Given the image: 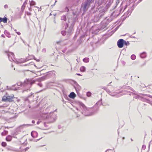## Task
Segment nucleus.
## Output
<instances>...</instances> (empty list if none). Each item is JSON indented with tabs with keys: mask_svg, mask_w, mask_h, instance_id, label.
<instances>
[{
	"mask_svg": "<svg viewBox=\"0 0 152 152\" xmlns=\"http://www.w3.org/2000/svg\"><path fill=\"white\" fill-rule=\"evenodd\" d=\"M78 105L81 109L79 111L81 113L85 116H89L92 115L95 112L92 111L91 108H87L85 105L81 102H79Z\"/></svg>",
	"mask_w": 152,
	"mask_h": 152,
	"instance_id": "nucleus-1",
	"label": "nucleus"
},
{
	"mask_svg": "<svg viewBox=\"0 0 152 152\" xmlns=\"http://www.w3.org/2000/svg\"><path fill=\"white\" fill-rule=\"evenodd\" d=\"M5 52L7 53L10 61H13L17 64H21L23 62H25L28 61L30 59L28 58H27L25 59L21 58V59L15 60L14 58V55L13 53L7 51H6Z\"/></svg>",
	"mask_w": 152,
	"mask_h": 152,
	"instance_id": "nucleus-2",
	"label": "nucleus"
},
{
	"mask_svg": "<svg viewBox=\"0 0 152 152\" xmlns=\"http://www.w3.org/2000/svg\"><path fill=\"white\" fill-rule=\"evenodd\" d=\"M41 115L43 119L49 120L51 122L54 121L57 117L56 114L54 113V112H50L49 114L43 113L41 114Z\"/></svg>",
	"mask_w": 152,
	"mask_h": 152,
	"instance_id": "nucleus-3",
	"label": "nucleus"
},
{
	"mask_svg": "<svg viewBox=\"0 0 152 152\" xmlns=\"http://www.w3.org/2000/svg\"><path fill=\"white\" fill-rule=\"evenodd\" d=\"M105 10L106 9H101L100 8L99 9V13L98 15H96L94 17V22H96L99 20L104 15L105 12Z\"/></svg>",
	"mask_w": 152,
	"mask_h": 152,
	"instance_id": "nucleus-4",
	"label": "nucleus"
},
{
	"mask_svg": "<svg viewBox=\"0 0 152 152\" xmlns=\"http://www.w3.org/2000/svg\"><path fill=\"white\" fill-rule=\"evenodd\" d=\"M35 81L34 80L32 79H28L25 80L23 83L18 82L16 83V84H17L18 86H21L23 87H24L26 85L28 84H29L31 86L34 84L35 83Z\"/></svg>",
	"mask_w": 152,
	"mask_h": 152,
	"instance_id": "nucleus-5",
	"label": "nucleus"
},
{
	"mask_svg": "<svg viewBox=\"0 0 152 152\" xmlns=\"http://www.w3.org/2000/svg\"><path fill=\"white\" fill-rule=\"evenodd\" d=\"M14 96V95H12L11 96H10L7 94H6L3 97L2 100L3 101L6 102H11L13 101L12 99L13 98Z\"/></svg>",
	"mask_w": 152,
	"mask_h": 152,
	"instance_id": "nucleus-6",
	"label": "nucleus"
},
{
	"mask_svg": "<svg viewBox=\"0 0 152 152\" xmlns=\"http://www.w3.org/2000/svg\"><path fill=\"white\" fill-rule=\"evenodd\" d=\"M122 9V7H120L118 8V10H115L111 13L110 16L113 17V19L117 17L120 14Z\"/></svg>",
	"mask_w": 152,
	"mask_h": 152,
	"instance_id": "nucleus-7",
	"label": "nucleus"
},
{
	"mask_svg": "<svg viewBox=\"0 0 152 152\" xmlns=\"http://www.w3.org/2000/svg\"><path fill=\"white\" fill-rule=\"evenodd\" d=\"M94 0H87L82 5V7H83L84 10H85L87 9L90 4L92 1H93Z\"/></svg>",
	"mask_w": 152,
	"mask_h": 152,
	"instance_id": "nucleus-8",
	"label": "nucleus"
},
{
	"mask_svg": "<svg viewBox=\"0 0 152 152\" xmlns=\"http://www.w3.org/2000/svg\"><path fill=\"white\" fill-rule=\"evenodd\" d=\"M125 42V40L123 39H120L117 42V45L118 48H121L123 47L124 43Z\"/></svg>",
	"mask_w": 152,
	"mask_h": 152,
	"instance_id": "nucleus-9",
	"label": "nucleus"
},
{
	"mask_svg": "<svg viewBox=\"0 0 152 152\" xmlns=\"http://www.w3.org/2000/svg\"><path fill=\"white\" fill-rule=\"evenodd\" d=\"M51 73L50 72H47V74L44 76L39 78L38 79V81H41L45 80L48 78L51 75Z\"/></svg>",
	"mask_w": 152,
	"mask_h": 152,
	"instance_id": "nucleus-10",
	"label": "nucleus"
},
{
	"mask_svg": "<svg viewBox=\"0 0 152 152\" xmlns=\"http://www.w3.org/2000/svg\"><path fill=\"white\" fill-rule=\"evenodd\" d=\"M113 19V18L110 16L109 17H106L103 21L106 25H108L109 23L111 22Z\"/></svg>",
	"mask_w": 152,
	"mask_h": 152,
	"instance_id": "nucleus-11",
	"label": "nucleus"
},
{
	"mask_svg": "<svg viewBox=\"0 0 152 152\" xmlns=\"http://www.w3.org/2000/svg\"><path fill=\"white\" fill-rule=\"evenodd\" d=\"M74 83L75 85V86H74V88L75 89L77 93L78 94V91L81 89V87L76 82H75Z\"/></svg>",
	"mask_w": 152,
	"mask_h": 152,
	"instance_id": "nucleus-12",
	"label": "nucleus"
},
{
	"mask_svg": "<svg viewBox=\"0 0 152 152\" xmlns=\"http://www.w3.org/2000/svg\"><path fill=\"white\" fill-rule=\"evenodd\" d=\"M73 30V28L72 26H69V29L68 30L67 32V35L69 37L70 36L72 33V31Z\"/></svg>",
	"mask_w": 152,
	"mask_h": 152,
	"instance_id": "nucleus-13",
	"label": "nucleus"
},
{
	"mask_svg": "<svg viewBox=\"0 0 152 152\" xmlns=\"http://www.w3.org/2000/svg\"><path fill=\"white\" fill-rule=\"evenodd\" d=\"M138 98L143 102H145L148 103H150V101L149 99L145 98L142 96H139Z\"/></svg>",
	"mask_w": 152,
	"mask_h": 152,
	"instance_id": "nucleus-14",
	"label": "nucleus"
},
{
	"mask_svg": "<svg viewBox=\"0 0 152 152\" xmlns=\"http://www.w3.org/2000/svg\"><path fill=\"white\" fill-rule=\"evenodd\" d=\"M68 96L69 98L73 99L76 96V95L74 92H72L70 93Z\"/></svg>",
	"mask_w": 152,
	"mask_h": 152,
	"instance_id": "nucleus-15",
	"label": "nucleus"
},
{
	"mask_svg": "<svg viewBox=\"0 0 152 152\" xmlns=\"http://www.w3.org/2000/svg\"><path fill=\"white\" fill-rule=\"evenodd\" d=\"M7 18L4 17L3 18H0V22H3L4 23H6L7 22Z\"/></svg>",
	"mask_w": 152,
	"mask_h": 152,
	"instance_id": "nucleus-16",
	"label": "nucleus"
},
{
	"mask_svg": "<svg viewBox=\"0 0 152 152\" xmlns=\"http://www.w3.org/2000/svg\"><path fill=\"white\" fill-rule=\"evenodd\" d=\"M107 25H106L105 23H103L102 21V26L101 27V30H103L104 29L106 28L107 26Z\"/></svg>",
	"mask_w": 152,
	"mask_h": 152,
	"instance_id": "nucleus-17",
	"label": "nucleus"
},
{
	"mask_svg": "<svg viewBox=\"0 0 152 152\" xmlns=\"http://www.w3.org/2000/svg\"><path fill=\"white\" fill-rule=\"evenodd\" d=\"M4 33L8 37L10 38L11 37L10 34V33L8 31H7V30H5L4 31Z\"/></svg>",
	"mask_w": 152,
	"mask_h": 152,
	"instance_id": "nucleus-18",
	"label": "nucleus"
},
{
	"mask_svg": "<svg viewBox=\"0 0 152 152\" xmlns=\"http://www.w3.org/2000/svg\"><path fill=\"white\" fill-rule=\"evenodd\" d=\"M12 139V137L11 135H8L6 138V140L7 141H10Z\"/></svg>",
	"mask_w": 152,
	"mask_h": 152,
	"instance_id": "nucleus-19",
	"label": "nucleus"
},
{
	"mask_svg": "<svg viewBox=\"0 0 152 152\" xmlns=\"http://www.w3.org/2000/svg\"><path fill=\"white\" fill-rule=\"evenodd\" d=\"M140 56L142 58H145L146 57V53L145 52H143L141 53Z\"/></svg>",
	"mask_w": 152,
	"mask_h": 152,
	"instance_id": "nucleus-20",
	"label": "nucleus"
},
{
	"mask_svg": "<svg viewBox=\"0 0 152 152\" xmlns=\"http://www.w3.org/2000/svg\"><path fill=\"white\" fill-rule=\"evenodd\" d=\"M61 20L66 21V15H64L61 17Z\"/></svg>",
	"mask_w": 152,
	"mask_h": 152,
	"instance_id": "nucleus-21",
	"label": "nucleus"
},
{
	"mask_svg": "<svg viewBox=\"0 0 152 152\" xmlns=\"http://www.w3.org/2000/svg\"><path fill=\"white\" fill-rule=\"evenodd\" d=\"M80 70L81 72H84L86 70V67L84 66H82L80 68Z\"/></svg>",
	"mask_w": 152,
	"mask_h": 152,
	"instance_id": "nucleus-22",
	"label": "nucleus"
},
{
	"mask_svg": "<svg viewBox=\"0 0 152 152\" xmlns=\"http://www.w3.org/2000/svg\"><path fill=\"white\" fill-rule=\"evenodd\" d=\"M83 61L86 63L88 62L89 61V58H85L83 59Z\"/></svg>",
	"mask_w": 152,
	"mask_h": 152,
	"instance_id": "nucleus-23",
	"label": "nucleus"
},
{
	"mask_svg": "<svg viewBox=\"0 0 152 152\" xmlns=\"http://www.w3.org/2000/svg\"><path fill=\"white\" fill-rule=\"evenodd\" d=\"M37 134V133L35 131L32 132L31 133V135L32 137H35L34 136V134L36 135Z\"/></svg>",
	"mask_w": 152,
	"mask_h": 152,
	"instance_id": "nucleus-24",
	"label": "nucleus"
},
{
	"mask_svg": "<svg viewBox=\"0 0 152 152\" xmlns=\"http://www.w3.org/2000/svg\"><path fill=\"white\" fill-rule=\"evenodd\" d=\"M110 95L112 96H114V95H112L111 94H110V93H111V91H110V90L107 88V89H106V90H105Z\"/></svg>",
	"mask_w": 152,
	"mask_h": 152,
	"instance_id": "nucleus-25",
	"label": "nucleus"
},
{
	"mask_svg": "<svg viewBox=\"0 0 152 152\" xmlns=\"http://www.w3.org/2000/svg\"><path fill=\"white\" fill-rule=\"evenodd\" d=\"M7 87L8 89H11L12 90H14V91H16L17 90V88H9L8 86H7Z\"/></svg>",
	"mask_w": 152,
	"mask_h": 152,
	"instance_id": "nucleus-26",
	"label": "nucleus"
},
{
	"mask_svg": "<svg viewBox=\"0 0 152 152\" xmlns=\"http://www.w3.org/2000/svg\"><path fill=\"white\" fill-rule=\"evenodd\" d=\"M136 58V57L135 55L134 54L132 55L131 56V58L133 60H134V59H135Z\"/></svg>",
	"mask_w": 152,
	"mask_h": 152,
	"instance_id": "nucleus-27",
	"label": "nucleus"
},
{
	"mask_svg": "<svg viewBox=\"0 0 152 152\" xmlns=\"http://www.w3.org/2000/svg\"><path fill=\"white\" fill-rule=\"evenodd\" d=\"M1 145L2 146L5 147L7 145V143L5 142H2Z\"/></svg>",
	"mask_w": 152,
	"mask_h": 152,
	"instance_id": "nucleus-28",
	"label": "nucleus"
},
{
	"mask_svg": "<svg viewBox=\"0 0 152 152\" xmlns=\"http://www.w3.org/2000/svg\"><path fill=\"white\" fill-rule=\"evenodd\" d=\"M75 22V20H73L72 22V23H71V25L70 26H72V27L73 28V26L74 25Z\"/></svg>",
	"mask_w": 152,
	"mask_h": 152,
	"instance_id": "nucleus-29",
	"label": "nucleus"
},
{
	"mask_svg": "<svg viewBox=\"0 0 152 152\" xmlns=\"http://www.w3.org/2000/svg\"><path fill=\"white\" fill-rule=\"evenodd\" d=\"M7 149L8 151H15L14 148L11 147L7 148Z\"/></svg>",
	"mask_w": 152,
	"mask_h": 152,
	"instance_id": "nucleus-30",
	"label": "nucleus"
},
{
	"mask_svg": "<svg viewBox=\"0 0 152 152\" xmlns=\"http://www.w3.org/2000/svg\"><path fill=\"white\" fill-rule=\"evenodd\" d=\"M61 34L63 36H65L66 34V31H62L61 32Z\"/></svg>",
	"mask_w": 152,
	"mask_h": 152,
	"instance_id": "nucleus-31",
	"label": "nucleus"
},
{
	"mask_svg": "<svg viewBox=\"0 0 152 152\" xmlns=\"http://www.w3.org/2000/svg\"><path fill=\"white\" fill-rule=\"evenodd\" d=\"M32 125L31 124H24L23 125H22V126H20V127H23V126H31Z\"/></svg>",
	"mask_w": 152,
	"mask_h": 152,
	"instance_id": "nucleus-32",
	"label": "nucleus"
},
{
	"mask_svg": "<svg viewBox=\"0 0 152 152\" xmlns=\"http://www.w3.org/2000/svg\"><path fill=\"white\" fill-rule=\"evenodd\" d=\"M37 85L40 87H43V85L41 83L39 82L37 84Z\"/></svg>",
	"mask_w": 152,
	"mask_h": 152,
	"instance_id": "nucleus-33",
	"label": "nucleus"
},
{
	"mask_svg": "<svg viewBox=\"0 0 152 152\" xmlns=\"http://www.w3.org/2000/svg\"><path fill=\"white\" fill-rule=\"evenodd\" d=\"M96 104H101L102 105V99H101L100 100H99L97 102Z\"/></svg>",
	"mask_w": 152,
	"mask_h": 152,
	"instance_id": "nucleus-34",
	"label": "nucleus"
},
{
	"mask_svg": "<svg viewBox=\"0 0 152 152\" xmlns=\"http://www.w3.org/2000/svg\"><path fill=\"white\" fill-rule=\"evenodd\" d=\"M119 26H118L116 27L114 30H113L112 31L115 33V31H116L119 28Z\"/></svg>",
	"mask_w": 152,
	"mask_h": 152,
	"instance_id": "nucleus-35",
	"label": "nucleus"
},
{
	"mask_svg": "<svg viewBox=\"0 0 152 152\" xmlns=\"http://www.w3.org/2000/svg\"><path fill=\"white\" fill-rule=\"evenodd\" d=\"M125 42L124 43V45H129V42L128 41L126 42L125 40Z\"/></svg>",
	"mask_w": 152,
	"mask_h": 152,
	"instance_id": "nucleus-36",
	"label": "nucleus"
},
{
	"mask_svg": "<svg viewBox=\"0 0 152 152\" xmlns=\"http://www.w3.org/2000/svg\"><path fill=\"white\" fill-rule=\"evenodd\" d=\"M33 64H34V63L33 62H31V63H29V64H25L24 65V66H29V65H33Z\"/></svg>",
	"mask_w": 152,
	"mask_h": 152,
	"instance_id": "nucleus-37",
	"label": "nucleus"
},
{
	"mask_svg": "<svg viewBox=\"0 0 152 152\" xmlns=\"http://www.w3.org/2000/svg\"><path fill=\"white\" fill-rule=\"evenodd\" d=\"M91 95V93L90 92H87V95L88 96H90Z\"/></svg>",
	"mask_w": 152,
	"mask_h": 152,
	"instance_id": "nucleus-38",
	"label": "nucleus"
},
{
	"mask_svg": "<svg viewBox=\"0 0 152 152\" xmlns=\"http://www.w3.org/2000/svg\"><path fill=\"white\" fill-rule=\"evenodd\" d=\"M100 88H102L104 90H105L106 89H107V88L105 86H101L100 87Z\"/></svg>",
	"mask_w": 152,
	"mask_h": 152,
	"instance_id": "nucleus-39",
	"label": "nucleus"
},
{
	"mask_svg": "<svg viewBox=\"0 0 152 152\" xmlns=\"http://www.w3.org/2000/svg\"><path fill=\"white\" fill-rule=\"evenodd\" d=\"M119 0H117L116 2V6L114 7V8L117 6V5L119 3Z\"/></svg>",
	"mask_w": 152,
	"mask_h": 152,
	"instance_id": "nucleus-40",
	"label": "nucleus"
},
{
	"mask_svg": "<svg viewBox=\"0 0 152 152\" xmlns=\"http://www.w3.org/2000/svg\"><path fill=\"white\" fill-rule=\"evenodd\" d=\"M18 132L17 131L15 132L14 133V134H13V137H15V135H17V134H18Z\"/></svg>",
	"mask_w": 152,
	"mask_h": 152,
	"instance_id": "nucleus-41",
	"label": "nucleus"
},
{
	"mask_svg": "<svg viewBox=\"0 0 152 152\" xmlns=\"http://www.w3.org/2000/svg\"><path fill=\"white\" fill-rule=\"evenodd\" d=\"M114 33L112 31L110 32L109 33V34L110 36L112 35Z\"/></svg>",
	"mask_w": 152,
	"mask_h": 152,
	"instance_id": "nucleus-42",
	"label": "nucleus"
},
{
	"mask_svg": "<svg viewBox=\"0 0 152 152\" xmlns=\"http://www.w3.org/2000/svg\"><path fill=\"white\" fill-rule=\"evenodd\" d=\"M65 11H66L68 12L69 11V9L67 7H66L65 9Z\"/></svg>",
	"mask_w": 152,
	"mask_h": 152,
	"instance_id": "nucleus-43",
	"label": "nucleus"
},
{
	"mask_svg": "<svg viewBox=\"0 0 152 152\" xmlns=\"http://www.w3.org/2000/svg\"><path fill=\"white\" fill-rule=\"evenodd\" d=\"M69 26L68 24L67 23H66L65 24V28L66 29Z\"/></svg>",
	"mask_w": 152,
	"mask_h": 152,
	"instance_id": "nucleus-44",
	"label": "nucleus"
},
{
	"mask_svg": "<svg viewBox=\"0 0 152 152\" xmlns=\"http://www.w3.org/2000/svg\"><path fill=\"white\" fill-rule=\"evenodd\" d=\"M29 149V147H26L25 149H24L25 151H27Z\"/></svg>",
	"mask_w": 152,
	"mask_h": 152,
	"instance_id": "nucleus-45",
	"label": "nucleus"
},
{
	"mask_svg": "<svg viewBox=\"0 0 152 152\" xmlns=\"http://www.w3.org/2000/svg\"><path fill=\"white\" fill-rule=\"evenodd\" d=\"M35 2H33L30 3V4L31 5H35Z\"/></svg>",
	"mask_w": 152,
	"mask_h": 152,
	"instance_id": "nucleus-46",
	"label": "nucleus"
},
{
	"mask_svg": "<svg viewBox=\"0 0 152 152\" xmlns=\"http://www.w3.org/2000/svg\"><path fill=\"white\" fill-rule=\"evenodd\" d=\"M6 134V133L5 132H2L1 133V134L2 136Z\"/></svg>",
	"mask_w": 152,
	"mask_h": 152,
	"instance_id": "nucleus-47",
	"label": "nucleus"
},
{
	"mask_svg": "<svg viewBox=\"0 0 152 152\" xmlns=\"http://www.w3.org/2000/svg\"><path fill=\"white\" fill-rule=\"evenodd\" d=\"M4 7L5 9L7 8H8V6L7 4H5L4 5Z\"/></svg>",
	"mask_w": 152,
	"mask_h": 152,
	"instance_id": "nucleus-48",
	"label": "nucleus"
},
{
	"mask_svg": "<svg viewBox=\"0 0 152 152\" xmlns=\"http://www.w3.org/2000/svg\"><path fill=\"white\" fill-rule=\"evenodd\" d=\"M62 41L61 40H60L59 41H57L56 42V43L57 44H59Z\"/></svg>",
	"mask_w": 152,
	"mask_h": 152,
	"instance_id": "nucleus-49",
	"label": "nucleus"
},
{
	"mask_svg": "<svg viewBox=\"0 0 152 152\" xmlns=\"http://www.w3.org/2000/svg\"><path fill=\"white\" fill-rule=\"evenodd\" d=\"M33 57L34 58V59L36 60L37 61H40V60L38 59H36L34 56H33Z\"/></svg>",
	"mask_w": 152,
	"mask_h": 152,
	"instance_id": "nucleus-50",
	"label": "nucleus"
},
{
	"mask_svg": "<svg viewBox=\"0 0 152 152\" xmlns=\"http://www.w3.org/2000/svg\"><path fill=\"white\" fill-rule=\"evenodd\" d=\"M121 63L123 65H124L126 64V62L125 61H121Z\"/></svg>",
	"mask_w": 152,
	"mask_h": 152,
	"instance_id": "nucleus-51",
	"label": "nucleus"
},
{
	"mask_svg": "<svg viewBox=\"0 0 152 152\" xmlns=\"http://www.w3.org/2000/svg\"><path fill=\"white\" fill-rule=\"evenodd\" d=\"M141 95L143 96H147V95H148V94H141Z\"/></svg>",
	"mask_w": 152,
	"mask_h": 152,
	"instance_id": "nucleus-52",
	"label": "nucleus"
},
{
	"mask_svg": "<svg viewBox=\"0 0 152 152\" xmlns=\"http://www.w3.org/2000/svg\"><path fill=\"white\" fill-rule=\"evenodd\" d=\"M145 147H146L145 146V145H142V148H143L145 149Z\"/></svg>",
	"mask_w": 152,
	"mask_h": 152,
	"instance_id": "nucleus-53",
	"label": "nucleus"
},
{
	"mask_svg": "<svg viewBox=\"0 0 152 152\" xmlns=\"http://www.w3.org/2000/svg\"><path fill=\"white\" fill-rule=\"evenodd\" d=\"M41 122V121H38L37 123V124H39L40 122Z\"/></svg>",
	"mask_w": 152,
	"mask_h": 152,
	"instance_id": "nucleus-54",
	"label": "nucleus"
},
{
	"mask_svg": "<svg viewBox=\"0 0 152 152\" xmlns=\"http://www.w3.org/2000/svg\"><path fill=\"white\" fill-rule=\"evenodd\" d=\"M16 33L18 35H20V33L19 32H16Z\"/></svg>",
	"mask_w": 152,
	"mask_h": 152,
	"instance_id": "nucleus-55",
	"label": "nucleus"
},
{
	"mask_svg": "<svg viewBox=\"0 0 152 152\" xmlns=\"http://www.w3.org/2000/svg\"><path fill=\"white\" fill-rule=\"evenodd\" d=\"M58 129H61V126L60 125H59L58 126Z\"/></svg>",
	"mask_w": 152,
	"mask_h": 152,
	"instance_id": "nucleus-56",
	"label": "nucleus"
},
{
	"mask_svg": "<svg viewBox=\"0 0 152 152\" xmlns=\"http://www.w3.org/2000/svg\"><path fill=\"white\" fill-rule=\"evenodd\" d=\"M66 50H62V52L63 53H65V52H66Z\"/></svg>",
	"mask_w": 152,
	"mask_h": 152,
	"instance_id": "nucleus-57",
	"label": "nucleus"
},
{
	"mask_svg": "<svg viewBox=\"0 0 152 152\" xmlns=\"http://www.w3.org/2000/svg\"><path fill=\"white\" fill-rule=\"evenodd\" d=\"M32 123L33 124H34V123H35V121H34V120H32Z\"/></svg>",
	"mask_w": 152,
	"mask_h": 152,
	"instance_id": "nucleus-58",
	"label": "nucleus"
},
{
	"mask_svg": "<svg viewBox=\"0 0 152 152\" xmlns=\"http://www.w3.org/2000/svg\"><path fill=\"white\" fill-rule=\"evenodd\" d=\"M76 74L78 76H82V75L80 74L79 73H77Z\"/></svg>",
	"mask_w": 152,
	"mask_h": 152,
	"instance_id": "nucleus-59",
	"label": "nucleus"
},
{
	"mask_svg": "<svg viewBox=\"0 0 152 152\" xmlns=\"http://www.w3.org/2000/svg\"><path fill=\"white\" fill-rule=\"evenodd\" d=\"M1 36L2 37H3L4 38H5V36H4V34H2L1 35Z\"/></svg>",
	"mask_w": 152,
	"mask_h": 152,
	"instance_id": "nucleus-60",
	"label": "nucleus"
},
{
	"mask_svg": "<svg viewBox=\"0 0 152 152\" xmlns=\"http://www.w3.org/2000/svg\"><path fill=\"white\" fill-rule=\"evenodd\" d=\"M39 140V139H37V140H35L34 141H35V142H37Z\"/></svg>",
	"mask_w": 152,
	"mask_h": 152,
	"instance_id": "nucleus-61",
	"label": "nucleus"
},
{
	"mask_svg": "<svg viewBox=\"0 0 152 152\" xmlns=\"http://www.w3.org/2000/svg\"><path fill=\"white\" fill-rule=\"evenodd\" d=\"M142 0H139L138 1V3H140V2H141L142 1Z\"/></svg>",
	"mask_w": 152,
	"mask_h": 152,
	"instance_id": "nucleus-62",
	"label": "nucleus"
},
{
	"mask_svg": "<svg viewBox=\"0 0 152 152\" xmlns=\"http://www.w3.org/2000/svg\"><path fill=\"white\" fill-rule=\"evenodd\" d=\"M147 96L151 98V95L148 94V95H147Z\"/></svg>",
	"mask_w": 152,
	"mask_h": 152,
	"instance_id": "nucleus-63",
	"label": "nucleus"
},
{
	"mask_svg": "<svg viewBox=\"0 0 152 152\" xmlns=\"http://www.w3.org/2000/svg\"><path fill=\"white\" fill-rule=\"evenodd\" d=\"M25 6H23V5L22 6V9H23H23H24V7H25Z\"/></svg>",
	"mask_w": 152,
	"mask_h": 152,
	"instance_id": "nucleus-64",
	"label": "nucleus"
}]
</instances>
